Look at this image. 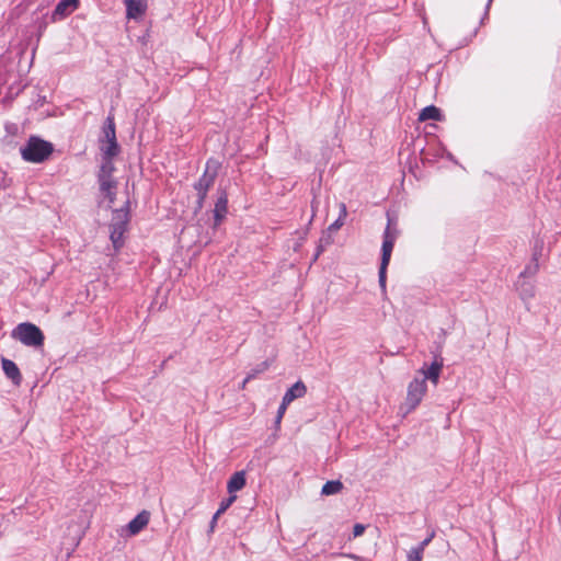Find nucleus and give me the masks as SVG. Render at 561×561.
Returning a JSON list of instances; mask_svg holds the SVG:
<instances>
[{"label":"nucleus","mask_w":561,"mask_h":561,"mask_svg":"<svg viewBox=\"0 0 561 561\" xmlns=\"http://www.w3.org/2000/svg\"><path fill=\"white\" fill-rule=\"evenodd\" d=\"M53 151L51 142L36 136L30 137L25 146L20 149L23 160L31 163L44 162L51 156Z\"/></svg>","instance_id":"nucleus-1"},{"label":"nucleus","mask_w":561,"mask_h":561,"mask_svg":"<svg viewBox=\"0 0 561 561\" xmlns=\"http://www.w3.org/2000/svg\"><path fill=\"white\" fill-rule=\"evenodd\" d=\"M11 337L30 347H42L45 341L42 330L31 322L18 324L12 330Z\"/></svg>","instance_id":"nucleus-2"},{"label":"nucleus","mask_w":561,"mask_h":561,"mask_svg":"<svg viewBox=\"0 0 561 561\" xmlns=\"http://www.w3.org/2000/svg\"><path fill=\"white\" fill-rule=\"evenodd\" d=\"M398 238V230L391 228L390 222L383 231V241L381 245V262L379 267V285L386 291L387 268L390 263L392 250Z\"/></svg>","instance_id":"nucleus-3"},{"label":"nucleus","mask_w":561,"mask_h":561,"mask_svg":"<svg viewBox=\"0 0 561 561\" xmlns=\"http://www.w3.org/2000/svg\"><path fill=\"white\" fill-rule=\"evenodd\" d=\"M129 221L128 210L126 209H116L113 213L112 222H111V241L113 247L117 250L124 244V233L127 230V225Z\"/></svg>","instance_id":"nucleus-4"},{"label":"nucleus","mask_w":561,"mask_h":561,"mask_svg":"<svg viewBox=\"0 0 561 561\" xmlns=\"http://www.w3.org/2000/svg\"><path fill=\"white\" fill-rule=\"evenodd\" d=\"M216 180V172H209L207 168L198 181L194 184V188L197 192V209H202L207 197V193L213 187Z\"/></svg>","instance_id":"nucleus-5"},{"label":"nucleus","mask_w":561,"mask_h":561,"mask_svg":"<svg viewBox=\"0 0 561 561\" xmlns=\"http://www.w3.org/2000/svg\"><path fill=\"white\" fill-rule=\"evenodd\" d=\"M427 386L424 379L414 378L408 387L407 403L410 409H415L426 393Z\"/></svg>","instance_id":"nucleus-6"},{"label":"nucleus","mask_w":561,"mask_h":561,"mask_svg":"<svg viewBox=\"0 0 561 561\" xmlns=\"http://www.w3.org/2000/svg\"><path fill=\"white\" fill-rule=\"evenodd\" d=\"M214 228L221 225L228 214V194L226 190L218 191V197L214 207Z\"/></svg>","instance_id":"nucleus-7"},{"label":"nucleus","mask_w":561,"mask_h":561,"mask_svg":"<svg viewBox=\"0 0 561 561\" xmlns=\"http://www.w3.org/2000/svg\"><path fill=\"white\" fill-rule=\"evenodd\" d=\"M150 522V512L144 510L127 524V531L135 536L144 530Z\"/></svg>","instance_id":"nucleus-8"},{"label":"nucleus","mask_w":561,"mask_h":561,"mask_svg":"<svg viewBox=\"0 0 561 561\" xmlns=\"http://www.w3.org/2000/svg\"><path fill=\"white\" fill-rule=\"evenodd\" d=\"M1 364L5 376L11 379L14 385L19 386L22 381V375L16 364L8 358H2Z\"/></svg>","instance_id":"nucleus-9"},{"label":"nucleus","mask_w":561,"mask_h":561,"mask_svg":"<svg viewBox=\"0 0 561 561\" xmlns=\"http://www.w3.org/2000/svg\"><path fill=\"white\" fill-rule=\"evenodd\" d=\"M125 3L127 7L126 14L128 19H138L146 12V0H127Z\"/></svg>","instance_id":"nucleus-10"},{"label":"nucleus","mask_w":561,"mask_h":561,"mask_svg":"<svg viewBox=\"0 0 561 561\" xmlns=\"http://www.w3.org/2000/svg\"><path fill=\"white\" fill-rule=\"evenodd\" d=\"M307 393V387L301 381L295 382L284 394L283 400L285 403H291L294 400L305 397Z\"/></svg>","instance_id":"nucleus-11"},{"label":"nucleus","mask_w":561,"mask_h":561,"mask_svg":"<svg viewBox=\"0 0 561 561\" xmlns=\"http://www.w3.org/2000/svg\"><path fill=\"white\" fill-rule=\"evenodd\" d=\"M100 188L106 194L108 202L112 204L115 201L116 181L113 176H99Z\"/></svg>","instance_id":"nucleus-12"},{"label":"nucleus","mask_w":561,"mask_h":561,"mask_svg":"<svg viewBox=\"0 0 561 561\" xmlns=\"http://www.w3.org/2000/svg\"><path fill=\"white\" fill-rule=\"evenodd\" d=\"M443 368V362L442 360H434L432 365L425 369H421V373L423 375V378L425 381L426 379H430L434 385H437L439 375Z\"/></svg>","instance_id":"nucleus-13"},{"label":"nucleus","mask_w":561,"mask_h":561,"mask_svg":"<svg viewBox=\"0 0 561 561\" xmlns=\"http://www.w3.org/2000/svg\"><path fill=\"white\" fill-rule=\"evenodd\" d=\"M103 159H113L119 153V146L117 139L101 140L100 146Z\"/></svg>","instance_id":"nucleus-14"},{"label":"nucleus","mask_w":561,"mask_h":561,"mask_svg":"<svg viewBox=\"0 0 561 561\" xmlns=\"http://www.w3.org/2000/svg\"><path fill=\"white\" fill-rule=\"evenodd\" d=\"M245 485V473L244 471L234 472L227 483V490L230 494L240 491Z\"/></svg>","instance_id":"nucleus-15"},{"label":"nucleus","mask_w":561,"mask_h":561,"mask_svg":"<svg viewBox=\"0 0 561 561\" xmlns=\"http://www.w3.org/2000/svg\"><path fill=\"white\" fill-rule=\"evenodd\" d=\"M443 114L438 107L435 105H428L424 107L420 114H419V121L420 122H426V121H442Z\"/></svg>","instance_id":"nucleus-16"},{"label":"nucleus","mask_w":561,"mask_h":561,"mask_svg":"<svg viewBox=\"0 0 561 561\" xmlns=\"http://www.w3.org/2000/svg\"><path fill=\"white\" fill-rule=\"evenodd\" d=\"M79 5V0H61L55 8V14L66 16L73 12Z\"/></svg>","instance_id":"nucleus-17"},{"label":"nucleus","mask_w":561,"mask_h":561,"mask_svg":"<svg viewBox=\"0 0 561 561\" xmlns=\"http://www.w3.org/2000/svg\"><path fill=\"white\" fill-rule=\"evenodd\" d=\"M343 490V483L340 480L327 481L321 490L323 495L337 494Z\"/></svg>","instance_id":"nucleus-18"},{"label":"nucleus","mask_w":561,"mask_h":561,"mask_svg":"<svg viewBox=\"0 0 561 561\" xmlns=\"http://www.w3.org/2000/svg\"><path fill=\"white\" fill-rule=\"evenodd\" d=\"M339 208H340V213H339L337 219L329 226V230L332 232L341 229L342 226L344 225L346 217H347L346 205L344 203H340Z\"/></svg>","instance_id":"nucleus-19"},{"label":"nucleus","mask_w":561,"mask_h":561,"mask_svg":"<svg viewBox=\"0 0 561 561\" xmlns=\"http://www.w3.org/2000/svg\"><path fill=\"white\" fill-rule=\"evenodd\" d=\"M104 138L102 140L116 139L115 122L112 115L107 116L103 128Z\"/></svg>","instance_id":"nucleus-20"},{"label":"nucleus","mask_w":561,"mask_h":561,"mask_svg":"<svg viewBox=\"0 0 561 561\" xmlns=\"http://www.w3.org/2000/svg\"><path fill=\"white\" fill-rule=\"evenodd\" d=\"M115 167L112 162V159H103L99 176H112Z\"/></svg>","instance_id":"nucleus-21"},{"label":"nucleus","mask_w":561,"mask_h":561,"mask_svg":"<svg viewBox=\"0 0 561 561\" xmlns=\"http://www.w3.org/2000/svg\"><path fill=\"white\" fill-rule=\"evenodd\" d=\"M236 500L237 496L233 494H230L228 499L222 500L220 502L219 508L217 510V515L224 514Z\"/></svg>","instance_id":"nucleus-22"},{"label":"nucleus","mask_w":561,"mask_h":561,"mask_svg":"<svg viewBox=\"0 0 561 561\" xmlns=\"http://www.w3.org/2000/svg\"><path fill=\"white\" fill-rule=\"evenodd\" d=\"M434 538V533H432L427 538H425L417 547L414 549L417 550L420 553H424L425 548L430 545V542Z\"/></svg>","instance_id":"nucleus-23"},{"label":"nucleus","mask_w":561,"mask_h":561,"mask_svg":"<svg viewBox=\"0 0 561 561\" xmlns=\"http://www.w3.org/2000/svg\"><path fill=\"white\" fill-rule=\"evenodd\" d=\"M289 405V403H285L284 400H282V403L278 408V411H277V415H276V423L279 424L286 410H287V407Z\"/></svg>","instance_id":"nucleus-24"},{"label":"nucleus","mask_w":561,"mask_h":561,"mask_svg":"<svg viewBox=\"0 0 561 561\" xmlns=\"http://www.w3.org/2000/svg\"><path fill=\"white\" fill-rule=\"evenodd\" d=\"M423 559V554L420 553L417 550H415L414 548H412L409 552H408V561H422Z\"/></svg>","instance_id":"nucleus-25"},{"label":"nucleus","mask_w":561,"mask_h":561,"mask_svg":"<svg viewBox=\"0 0 561 561\" xmlns=\"http://www.w3.org/2000/svg\"><path fill=\"white\" fill-rule=\"evenodd\" d=\"M365 531V526L362 525V524H355L354 525V528H353V535L354 537H359L364 534Z\"/></svg>","instance_id":"nucleus-26"},{"label":"nucleus","mask_w":561,"mask_h":561,"mask_svg":"<svg viewBox=\"0 0 561 561\" xmlns=\"http://www.w3.org/2000/svg\"><path fill=\"white\" fill-rule=\"evenodd\" d=\"M262 367L260 369H254L252 373H250L249 375H253V378H255V376L259 374V373H262L264 371L266 368H267V364L266 363H263L261 365Z\"/></svg>","instance_id":"nucleus-27"},{"label":"nucleus","mask_w":561,"mask_h":561,"mask_svg":"<svg viewBox=\"0 0 561 561\" xmlns=\"http://www.w3.org/2000/svg\"><path fill=\"white\" fill-rule=\"evenodd\" d=\"M251 379H253V375H248V376H247V378H245V379L243 380V382H242V389H244V388H245L247 383H248Z\"/></svg>","instance_id":"nucleus-28"},{"label":"nucleus","mask_w":561,"mask_h":561,"mask_svg":"<svg viewBox=\"0 0 561 561\" xmlns=\"http://www.w3.org/2000/svg\"><path fill=\"white\" fill-rule=\"evenodd\" d=\"M219 516H220V515H217V512H216V513H215V515L213 516L211 524H210L211 528H214V527H215L216 522H217V519H218V517H219Z\"/></svg>","instance_id":"nucleus-29"}]
</instances>
